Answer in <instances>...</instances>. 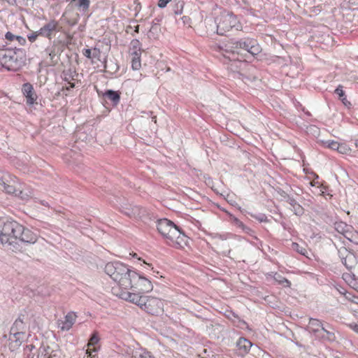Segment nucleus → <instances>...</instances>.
Masks as SVG:
<instances>
[{
    "instance_id": "1",
    "label": "nucleus",
    "mask_w": 358,
    "mask_h": 358,
    "mask_svg": "<svg viewBox=\"0 0 358 358\" xmlns=\"http://www.w3.org/2000/svg\"><path fill=\"white\" fill-rule=\"evenodd\" d=\"M4 231L10 234L9 250L13 252L21 250L20 243L33 244L37 241L36 234L15 221L6 222Z\"/></svg>"
},
{
    "instance_id": "2",
    "label": "nucleus",
    "mask_w": 358,
    "mask_h": 358,
    "mask_svg": "<svg viewBox=\"0 0 358 358\" xmlns=\"http://www.w3.org/2000/svg\"><path fill=\"white\" fill-rule=\"evenodd\" d=\"M157 228L158 231L170 241L169 244L177 247H182L186 244L187 236L171 220L166 218L158 220Z\"/></svg>"
},
{
    "instance_id": "3",
    "label": "nucleus",
    "mask_w": 358,
    "mask_h": 358,
    "mask_svg": "<svg viewBox=\"0 0 358 358\" xmlns=\"http://www.w3.org/2000/svg\"><path fill=\"white\" fill-rule=\"evenodd\" d=\"M224 50L227 52L238 55L245 50L252 56L258 55L262 51L257 41L251 38H244L238 40L230 39L224 44Z\"/></svg>"
},
{
    "instance_id": "4",
    "label": "nucleus",
    "mask_w": 358,
    "mask_h": 358,
    "mask_svg": "<svg viewBox=\"0 0 358 358\" xmlns=\"http://www.w3.org/2000/svg\"><path fill=\"white\" fill-rule=\"evenodd\" d=\"M216 24L217 33L220 35H224L233 28H235L236 30L241 28V24L236 16L233 13L226 11L222 13L221 15L217 17Z\"/></svg>"
},
{
    "instance_id": "5",
    "label": "nucleus",
    "mask_w": 358,
    "mask_h": 358,
    "mask_svg": "<svg viewBox=\"0 0 358 358\" xmlns=\"http://www.w3.org/2000/svg\"><path fill=\"white\" fill-rule=\"evenodd\" d=\"M0 63L8 71H16L21 65L16 52L12 49L0 50Z\"/></svg>"
},
{
    "instance_id": "6",
    "label": "nucleus",
    "mask_w": 358,
    "mask_h": 358,
    "mask_svg": "<svg viewBox=\"0 0 358 358\" xmlns=\"http://www.w3.org/2000/svg\"><path fill=\"white\" fill-rule=\"evenodd\" d=\"M105 272L115 282L120 277V273L122 272H129V268L125 264L119 262H108L105 266Z\"/></svg>"
},
{
    "instance_id": "7",
    "label": "nucleus",
    "mask_w": 358,
    "mask_h": 358,
    "mask_svg": "<svg viewBox=\"0 0 358 358\" xmlns=\"http://www.w3.org/2000/svg\"><path fill=\"white\" fill-rule=\"evenodd\" d=\"M135 278H138V273L129 268V272H122L116 282L122 288L128 289L133 287Z\"/></svg>"
},
{
    "instance_id": "8",
    "label": "nucleus",
    "mask_w": 358,
    "mask_h": 358,
    "mask_svg": "<svg viewBox=\"0 0 358 358\" xmlns=\"http://www.w3.org/2000/svg\"><path fill=\"white\" fill-rule=\"evenodd\" d=\"M144 310L148 313L157 315L162 312L163 308L162 301L156 297L148 296Z\"/></svg>"
},
{
    "instance_id": "9",
    "label": "nucleus",
    "mask_w": 358,
    "mask_h": 358,
    "mask_svg": "<svg viewBox=\"0 0 358 358\" xmlns=\"http://www.w3.org/2000/svg\"><path fill=\"white\" fill-rule=\"evenodd\" d=\"M307 329L309 332L313 333L317 337L323 338L324 334H329L322 325V322L317 319L310 318Z\"/></svg>"
},
{
    "instance_id": "10",
    "label": "nucleus",
    "mask_w": 358,
    "mask_h": 358,
    "mask_svg": "<svg viewBox=\"0 0 358 358\" xmlns=\"http://www.w3.org/2000/svg\"><path fill=\"white\" fill-rule=\"evenodd\" d=\"M152 288V282L148 279L138 274V278L134 279L131 289L145 293L151 291Z\"/></svg>"
},
{
    "instance_id": "11",
    "label": "nucleus",
    "mask_w": 358,
    "mask_h": 358,
    "mask_svg": "<svg viewBox=\"0 0 358 358\" xmlns=\"http://www.w3.org/2000/svg\"><path fill=\"white\" fill-rule=\"evenodd\" d=\"M59 27V23L55 20H50L47 24H44L39 30L38 34L41 36L52 38V35L54 31H57Z\"/></svg>"
},
{
    "instance_id": "12",
    "label": "nucleus",
    "mask_w": 358,
    "mask_h": 358,
    "mask_svg": "<svg viewBox=\"0 0 358 358\" xmlns=\"http://www.w3.org/2000/svg\"><path fill=\"white\" fill-rule=\"evenodd\" d=\"M77 316L73 313H69L64 320H57V326L62 331H69L76 322Z\"/></svg>"
},
{
    "instance_id": "13",
    "label": "nucleus",
    "mask_w": 358,
    "mask_h": 358,
    "mask_svg": "<svg viewBox=\"0 0 358 358\" xmlns=\"http://www.w3.org/2000/svg\"><path fill=\"white\" fill-rule=\"evenodd\" d=\"M127 353L131 358H157L147 349L141 347L130 348Z\"/></svg>"
},
{
    "instance_id": "14",
    "label": "nucleus",
    "mask_w": 358,
    "mask_h": 358,
    "mask_svg": "<svg viewBox=\"0 0 358 358\" xmlns=\"http://www.w3.org/2000/svg\"><path fill=\"white\" fill-rule=\"evenodd\" d=\"M22 91L27 99V103L32 105L36 100L37 95L34 90L33 86L29 83H24L22 85Z\"/></svg>"
},
{
    "instance_id": "15",
    "label": "nucleus",
    "mask_w": 358,
    "mask_h": 358,
    "mask_svg": "<svg viewBox=\"0 0 358 358\" xmlns=\"http://www.w3.org/2000/svg\"><path fill=\"white\" fill-rule=\"evenodd\" d=\"M252 343L244 338H240L236 343L238 348V355L241 357H244L248 353L252 347Z\"/></svg>"
},
{
    "instance_id": "16",
    "label": "nucleus",
    "mask_w": 358,
    "mask_h": 358,
    "mask_svg": "<svg viewBox=\"0 0 358 358\" xmlns=\"http://www.w3.org/2000/svg\"><path fill=\"white\" fill-rule=\"evenodd\" d=\"M18 332H26V324L20 316L15 320L12 325L10 334H16Z\"/></svg>"
},
{
    "instance_id": "17",
    "label": "nucleus",
    "mask_w": 358,
    "mask_h": 358,
    "mask_svg": "<svg viewBox=\"0 0 358 358\" xmlns=\"http://www.w3.org/2000/svg\"><path fill=\"white\" fill-rule=\"evenodd\" d=\"M287 202L291 206L292 210L296 215L301 216L303 214L304 210L303 207L299 204L296 201L289 195H286Z\"/></svg>"
},
{
    "instance_id": "18",
    "label": "nucleus",
    "mask_w": 358,
    "mask_h": 358,
    "mask_svg": "<svg viewBox=\"0 0 358 358\" xmlns=\"http://www.w3.org/2000/svg\"><path fill=\"white\" fill-rule=\"evenodd\" d=\"M24 336L25 332H18L16 333V334H10L9 340L11 341V347L14 348H19L24 338Z\"/></svg>"
},
{
    "instance_id": "19",
    "label": "nucleus",
    "mask_w": 358,
    "mask_h": 358,
    "mask_svg": "<svg viewBox=\"0 0 358 358\" xmlns=\"http://www.w3.org/2000/svg\"><path fill=\"white\" fill-rule=\"evenodd\" d=\"M94 59H97L98 61L101 62L103 64V69L106 70L108 68L107 65V60L106 58L101 59V52L100 49L97 48H94L92 49V63H95Z\"/></svg>"
},
{
    "instance_id": "20",
    "label": "nucleus",
    "mask_w": 358,
    "mask_h": 358,
    "mask_svg": "<svg viewBox=\"0 0 358 358\" xmlns=\"http://www.w3.org/2000/svg\"><path fill=\"white\" fill-rule=\"evenodd\" d=\"M103 96L106 99L111 101L113 105H117L120 99L119 93L111 90H107Z\"/></svg>"
},
{
    "instance_id": "21",
    "label": "nucleus",
    "mask_w": 358,
    "mask_h": 358,
    "mask_svg": "<svg viewBox=\"0 0 358 358\" xmlns=\"http://www.w3.org/2000/svg\"><path fill=\"white\" fill-rule=\"evenodd\" d=\"M334 227L338 233L343 234L345 237H348L347 234L349 232L351 226H349L343 222H338L334 224Z\"/></svg>"
},
{
    "instance_id": "22",
    "label": "nucleus",
    "mask_w": 358,
    "mask_h": 358,
    "mask_svg": "<svg viewBox=\"0 0 358 358\" xmlns=\"http://www.w3.org/2000/svg\"><path fill=\"white\" fill-rule=\"evenodd\" d=\"M141 295H139V294L136 293H131V292H124L122 294V298L129 301L136 305H138V299L141 298Z\"/></svg>"
},
{
    "instance_id": "23",
    "label": "nucleus",
    "mask_w": 358,
    "mask_h": 358,
    "mask_svg": "<svg viewBox=\"0 0 358 358\" xmlns=\"http://www.w3.org/2000/svg\"><path fill=\"white\" fill-rule=\"evenodd\" d=\"M124 214L129 217H141L144 215L145 210L139 206H135L131 207V213L123 211Z\"/></svg>"
},
{
    "instance_id": "24",
    "label": "nucleus",
    "mask_w": 358,
    "mask_h": 358,
    "mask_svg": "<svg viewBox=\"0 0 358 358\" xmlns=\"http://www.w3.org/2000/svg\"><path fill=\"white\" fill-rule=\"evenodd\" d=\"M6 222L2 227V229L0 231V244L6 246L9 249V242L10 240V234H7L5 232Z\"/></svg>"
},
{
    "instance_id": "25",
    "label": "nucleus",
    "mask_w": 358,
    "mask_h": 358,
    "mask_svg": "<svg viewBox=\"0 0 358 358\" xmlns=\"http://www.w3.org/2000/svg\"><path fill=\"white\" fill-rule=\"evenodd\" d=\"M0 186L3 188L2 190L8 194H17V189L13 185L8 184L3 178H0Z\"/></svg>"
},
{
    "instance_id": "26",
    "label": "nucleus",
    "mask_w": 358,
    "mask_h": 358,
    "mask_svg": "<svg viewBox=\"0 0 358 358\" xmlns=\"http://www.w3.org/2000/svg\"><path fill=\"white\" fill-rule=\"evenodd\" d=\"M342 263L346 266L347 268H352L355 264V257L353 254L348 253L345 258L342 259Z\"/></svg>"
},
{
    "instance_id": "27",
    "label": "nucleus",
    "mask_w": 358,
    "mask_h": 358,
    "mask_svg": "<svg viewBox=\"0 0 358 358\" xmlns=\"http://www.w3.org/2000/svg\"><path fill=\"white\" fill-rule=\"evenodd\" d=\"M73 1H76L78 9L84 12L87 11L90 8V0H73Z\"/></svg>"
},
{
    "instance_id": "28",
    "label": "nucleus",
    "mask_w": 358,
    "mask_h": 358,
    "mask_svg": "<svg viewBox=\"0 0 358 358\" xmlns=\"http://www.w3.org/2000/svg\"><path fill=\"white\" fill-rule=\"evenodd\" d=\"M335 94H337L339 97V99L342 101V102L345 104V105H347V103H350L347 99H346V96L345 94V92L343 90V87L341 85H339L334 91Z\"/></svg>"
},
{
    "instance_id": "29",
    "label": "nucleus",
    "mask_w": 358,
    "mask_h": 358,
    "mask_svg": "<svg viewBox=\"0 0 358 358\" xmlns=\"http://www.w3.org/2000/svg\"><path fill=\"white\" fill-rule=\"evenodd\" d=\"M274 280L277 281L280 285H282L284 287L290 286V282L287 278L282 277L280 274L275 273L274 275Z\"/></svg>"
},
{
    "instance_id": "30",
    "label": "nucleus",
    "mask_w": 358,
    "mask_h": 358,
    "mask_svg": "<svg viewBox=\"0 0 358 358\" xmlns=\"http://www.w3.org/2000/svg\"><path fill=\"white\" fill-rule=\"evenodd\" d=\"M292 250L296 251L301 255H307V250L305 247L300 245L299 244L296 243H292Z\"/></svg>"
},
{
    "instance_id": "31",
    "label": "nucleus",
    "mask_w": 358,
    "mask_h": 358,
    "mask_svg": "<svg viewBox=\"0 0 358 358\" xmlns=\"http://www.w3.org/2000/svg\"><path fill=\"white\" fill-rule=\"evenodd\" d=\"M141 66L140 57L136 53L131 61V67L134 70H138Z\"/></svg>"
},
{
    "instance_id": "32",
    "label": "nucleus",
    "mask_w": 358,
    "mask_h": 358,
    "mask_svg": "<svg viewBox=\"0 0 358 358\" xmlns=\"http://www.w3.org/2000/svg\"><path fill=\"white\" fill-rule=\"evenodd\" d=\"M323 145L327 148L332 150H337L339 146V143L334 141H326L322 142Z\"/></svg>"
},
{
    "instance_id": "33",
    "label": "nucleus",
    "mask_w": 358,
    "mask_h": 358,
    "mask_svg": "<svg viewBox=\"0 0 358 358\" xmlns=\"http://www.w3.org/2000/svg\"><path fill=\"white\" fill-rule=\"evenodd\" d=\"M99 341V337L98 333L96 331H95V332H94V334L92 335L91 338H90L87 346L88 347L94 346L96 344H97Z\"/></svg>"
},
{
    "instance_id": "34",
    "label": "nucleus",
    "mask_w": 358,
    "mask_h": 358,
    "mask_svg": "<svg viewBox=\"0 0 358 358\" xmlns=\"http://www.w3.org/2000/svg\"><path fill=\"white\" fill-rule=\"evenodd\" d=\"M346 299L350 301L352 303L358 305V296L352 295L351 293H345Z\"/></svg>"
},
{
    "instance_id": "35",
    "label": "nucleus",
    "mask_w": 358,
    "mask_h": 358,
    "mask_svg": "<svg viewBox=\"0 0 358 358\" xmlns=\"http://www.w3.org/2000/svg\"><path fill=\"white\" fill-rule=\"evenodd\" d=\"M350 148L345 144H339L337 151L341 154H347L350 152Z\"/></svg>"
},
{
    "instance_id": "36",
    "label": "nucleus",
    "mask_w": 358,
    "mask_h": 358,
    "mask_svg": "<svg viewBox=\"0 0 358 358\" xmlns=\"http://www.w3.org/2000/svg\"><path fill=\"white\" fill-rule=\"evenodd\" d=\"M148 299V296L141 295V298L138 299V306H139L142 310H144V305L146 304L147 300Z\"/></svg>"
},
{
    "instance_id": "37",
    "label": "nucleus",
    "mask_w": 358,
    "mask_h": 358,
    "mask_svg": "<svg viewBox=\"0 0 358 358\" xmlns=\"http://www.w3.org/2000/svg\"><path fill=\"white\" fill-rule=\"evenodd\" d=\"M184 2L182 0H178V3H176V9L174 10V13L176 15H180L182 13V10L183 8Z\"/></svg>"
},
{
    "instance_id": "38",
    "label": "nucleus",
    "mask_w": 358,
    "mask_h": 358,
    "mask_svg": "<svg viewBox=\"0 0 358 358\" xmlns=\"http://www.w3.org/2000/svg\"><path fill=\"white\" fill-rule=\"evenodd\" d=\"M38 36H41V34H38V31H36V32L32 33V34H30V35H28V36H27V37H28L29 41L30 42L33 43V42H34V41L36 40V38H37V37H38Z\"/></svg>"
},
{
    "instance_id": "39",
    "label": "nucleus",
    "mask_w": 358,
    "mask_h": 358,
    "mask_svg": "<svg viewBox=\"0 0 358 358\" xmlns=\"http://www.w3.org/2000/svg\"><path fill=\"white\" fill-rule=\"evenodd\" d=\"M234 223L240 228H242L243 230H250L249 228L245 227V225L243 224V223L240 221L239 220H238L237 218H235L234 219Z\"/></svg>"
},
{
    "instance_id": "40",
    "label": "nucleus",
    "mask_w": 358,
    "mask_h": 358,
    "mask_svg": "<svg viewBox=\"0 0 358 358\" xmlns=\"http://www.w3.org/2000/svg\"><path fill=\"white\" fill-rule=\"evenodd\" d=\"M83 54L87 58L92 59V49H84L83 50Z\"/></svg>"
},
{
    "instance_id": "41",
    "label": "nucleus",
    "mask_w": 358,
    "mask_h": 358,
    "mask_svg": "<svg viewBox=\"0 0 358 358\" xmlns=\"http://www.w3.org/2000/svg\"><path fill=\"white\" fill-rule=\"evenodd\" d=\"M17 36H15L14 34H13L10 31H8L6 35H5V38L6 39H7L8 41H13L14 39H15Z\"/></svg>"
},
{
    "instance_id": "42",
    "label": "nucleus",
    "mask_w": 358,
    "mask_h": 358,
    "mask_svg": "<svg viewBox=\"0 0 358 358\" xmlns=\"http://www.w3.org/2000/svg\"><path fill=\"white\" fill-rule=\"evenodd\" d=\"M171 0H159L158 6L159 8H164L166 6L167 3H169Z\"/></svg>"
},
{
    "instance_id": "43",
    "label": "nucleus",
    "mask_w": 358,
    "mask_h": 358,
    "mask_svg": "<svg viewBox=\"0 0 358 358\" xmlns=\"http://www.w3.org/2000/svg\"><path fill=\"white\" fill-rule=\"evenodd\" d=\"M15 39L18 41L20 45H24L26 43V40L22 36H17Z\"/></svg>"
},
{
    "instance_id": "44",
    "label": "nucleus",
    "mask_w": 358,
    "mask_h": 358,
    "mask_svg": "<svg viewBox=\"0 0 358 358\" xmlns=\"http://www.w3.org/2000/svg\"><path fill=\"white\" fill-rule=\"evenodd\" d=\"M349 327L356 333H358V325L355 323H352L349 324Z\"/></svg>"
},
{
    "instance_id": "45",
    "label": "nucleus",
    "mask_w": 358,
    "mask_h": 358,
    "mask_svg": "<svg viewBox=\"0 0 358 358\" xmlns=\"http://www.w3.org/2000/svg\"><path fill=\"white\" fill-rule=\"evenodd\" d=\"M47 358H59L58 356L55 354H50Z\"/></svg>"
},
{
    "instance_id": "46",
    "label": "nucleus",
    "mask_w": 358,
    "mask_h": 358,
    "mask_svg": "<svg viewBox=\"0 0 358 358\" xmlns=\"http://www.w3.org/2000/svg\"><path fill=\"white\" fill-rule=\"evenodd\" d=\"M69 87H66L67 90H70V89L73 88L75 87V84L73 83H69Z\"/></svg>"
},
{
    "instance_id": "47",
    "label": "nucleus",
    "mask_w": 358,
    "mask_h": 358,
    "mask_svg": "<svg viewBox=\"0 0 358 358\" xmlns=\"http://www.w3.org/2000/svg\"><path fill=\"white\" fill-rule=\"evenodd\" d=\"M117 69H118V67L117 66V65L115 64H114V66H113L111 68V70L116 71Z\"/></svg>"
},
{
    "instance_id": "48",
    "label": "nucleus",
    "mask_w": 358,
    "mask_h": 358,
    "mask_svg": "<svg viewBox=\"0 0 358 358\" xmlns=\"http://www.w3.org/2000/svg\"><path fill=\"white\" fill-rule=\"evenodd\" d=\"M282 196L284 197V199H285V201H287V198H286V195H288L287 194H286L285 192H282V194H281Z\"/></svg>"
},
{
    "instance_id": "49",
    "label": "nucleus",
    "mask_w": 358,
    "mask_h": 358,
    "mask_svg": "<svg viewBox=\"0 0 358 358\" xmlns=\"http://www.w3.org/2000/svg\"><path fill=\"white\" fill-rule=\"evenodd\" d=\"M264 217H265V216H264V215H262L261 217H258V219H259L261 222H263V221H264Z\"/></svg>"
},
{
    "instance_id": "50",
    "label": "nucleus",
    "mask_w": 358,
    "mask_h": 358,
    "mask_svg": "<svg viewBox=\"0 0 358 358\" xmlns=\"http://www.w3.org/2000/svg\"><path fill=\"white\" fill-rule=\"evenodd\" d=\"M86 353L88 354L90 356H91L92 355V350H90V349H87Z\"/></svg>"
},
{
    "instance_id": "51",
    "label": "nucleus",
    "mask_w": 358,
    "mask_h": 358,
    "mask_svg": "<svg viewBox=\"0 0 358 358\" xmlns=\"http://www.w3.org/2000/svg\"><path fill=\"white\" fill-rule=\"evenodd\" d=\"M27 348L30 350H32L33 348H34V346L33 345H27Z\"/></svg>"
},
{
    "instance_id": "52",
    "label": "nucleus",
    "mask_w": 358,
    "mask_h": 358,
    "mask_svg": "<svg viewBox=\"0 0 358 358\" xmlns=\"http://www.w3.org/2000/svg\"><path fill=\"white\" fill-rule=\"evenodd\" d=\"M124 211H127L129 213H131V208H125Z\"/></svg>"
},
{
    "instance_id": "53",
    "label": "nucleus",
    "mask_w": 358,
    "mask_h": 358,
    "mask_svg": "<svg viewBox=\"0 0 358 358\" xmlns=\"http://www.w3.org/2000/svg\"><path fill=\"white\" fill-rule=\"evenodd\" d=\"M353 287H354V289H356L357 291H358V285L355 284V285H353Z\"/></svg>"
},
{
    "instance_id": "54",
    "label": "nucleus",
    "mask_w": 358,
    "mask_h": 358,
    "mask_svg": "<svg viewBox=\"0 0 358 358\" xmlns=\"http://www.w3.org/2000/svg\"><path fill=\"white\" fill-rule=\"evenodd\" d=\"M355 312L358 313V309L355 308H351Z\"/></svg>"
},
{
    "instance_id": "55",
    "label": "nucleus",
    "mask_w": 358,
    "mask_h": 358,
    "mask_svg": "<svg viewBox=\"0 0 358 358\" xmlns=\"http://www.w3.org/2000/svg\"><path fill=\"white\" fill-rule=\"evenodd\" d=\"M135 31L138 32V25L136 27Z\"/></svg>"
},
{
    "instance_id": "56",
    "label": "nucleus",
    "mask_w": 358,
    "mask_h": 358,
    "mask_svg": "<svg viewBox=\"0 0 358 358\" xmlns=\"http://www.w3.org/2000/svg\"><path fill=\"white\" fill-rule=\"evenodd\" d=\"M152 120H153V121L156 122V117H155H155H152Z\"/></svg>"
},
{
    "instance_id": "57",
    "label": "nucleus",
    "mask_w": 358,
    "mask_h": 358,
    "mask_svg": "<svg viewBox=\"0 0 358 358\" xmlns=\"http://www.w3.org/2000/svg\"><path fill=\"white\" fill-rule=\"evenodd\" d=\"M241 323H242L243 324H245V322L244 321H240Z\"/></svg>"
},
{
    "instance_id": "58",
    "label": "nucleus",
    "mask_w": 358,
    "mask_h": 358,
    "mask_svg": "<svg viewBox=\"0 0 358 358\" xmlns=\"http://www.w3.org/2000/svg\"><path fill=\"white\" fill-rule=\"evenodd\" d=\"M92 351H93V352H96V351H97V350H96V348H94Z\"/></svg>"
}]
</instances>
